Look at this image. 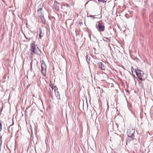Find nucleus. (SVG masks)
<instances>
[{"label":"nucleus","mask_w":153,"mask_h":153,"mask_svg":"<svg viewBox=\"0 0 153 153\" xmlns=\"http://www.w3.org/2000/svg\"><path fill=\"white\" fill-rule=\"evenodd\" d=\"M36 46L34 43H32L31 44L30 49V51H31L30 53L31 57H32L34 53L37 55H40L39 53L40 50L38 47L36 46Z\"/></svg>","instance_id":"1"},{"label":"nucleus","mask_w":153,"mask_h":153,"mask_svg":"<svg viewBox=\"0 0 153 153\" xmlns=\"http://www.w3.org/2000/svg\"><path fill=\"white\" fill-rule=\"evenodd\" d=\"M135 71L138 79L141 81L144 80L146 77V74L143 72L138 68L135 69Z\"/></svg>","instance_id":"2"},{"label":"nucleus","mask_w":153,"mask_h":153,"mask_svg":"<svg viewBox=\"0 0 153 153\" xmlns=\"http://www.w3.org/2000/svg\"><path fill=\"white\" fill-rule=\"evenodd\" d=\"M96 24V27L100 32L103 31L105 30V27L104 24L101 21L97 22Z\"/></svg>","instance_id":"3"},{"label":"nucleus","mask_w":153,"mask_h":153,"mask_svg":"<svg viewBox=\"0 0 153 153\" xmlns=\"http://www.w3.org/2000/svg\"><path fill=\"white\" fill-rule=\"evenodd\" d=\"M41 67L42 74L44 76H45L46 75V65L44 62H42Z\"/></svg>","instance_id":"4"},{"label":"nucleus","mask_w":153,"mask_h":153,"mask_svg":"<svg viewBox=\"0 0 153 153\" xmlns=\"http://www.w3.org/2000/svg\"><path fill=\"white\" fill-rule=\"evenodd\" d=\"M135 130L134 129L131 128L128 129L127 131V134L128 137H133L134 136Z\"/></svg>","instance_id":"5"},{"label":"nucleus","mask_w":153,"mask_h":153,"mask_svg":"<svg viewBox=\"0 0 153 153\" xmlns=\"http://www.w3.org/2000/svg\"><path fill=\"white\" fill-rule=\"evenodd\" d=\"M99 67L102 70H105V67L104 65L101 62H100L99 63Z\"/></svg>","instance_id":"6"},{"label":"nucleus","mask_w":153,"mask_h":153,"mask_svg":"<svg viewBox=\"0 0 153 153\" xmlns=\"http://www.w3.org/2000/svg\"><path fill=\"white\" fill-rule=\"evenodd\" d=\"M54 7H55V8L57 10H58L59 9V4L58 3H57V2H56L55 1L54 2Z\"/></svg>","instance_id":"7"},{"label":"nucleus","mask_w":153,"mask_h":153,"mask_svg":"<svg viewBox=\"0 0 153 153\" xmlns=\"http://www.w3.org/2000/svg\"><path fill=\"white\" fill-rule=\"evenodd\" d=\"M133 137H128V138H127L126 139V143L127 144L128 142H129L133 140Z\"/></svg>","instance_id":"8"},{"label":"nucleus","mask_w":153,"mask_h":153,"mask_svg":"<svg viewBox=\"0 0 153 153\" xmlns=\"http://www.w3.org/2000/svg\"><path fill=\"white\" fill-rule=\"evenodd\" d=\"M103 39L104 41H106L107 42H109L110 41V39L109 38L105 37H104L103 38Z\"/></svg>","instance_id":"9"},{"label":"nucleus","mask_w":153,"mask_h":153,"mask_svg":"<svg viewBox=\"0 0 153 153\" xmlns=\"http://www.w3.org/2000/svg\"><path fill=\"white\" fill-rule=\"evenodd\" d=\"M55 94H56V95L57 99L59 100L60 99V95H59V93L58 91H57V94H56V93Z\"/></svg>","instance_id":"10"},{"label":"nucleus","mask_w":153,"mask_h":153,"mask_svg":"<svg viewBox=\"0 0 153 153\" xmlns=\"http://www.w3.org/2000/svg\"><path fill=\"white\" fill-rule=\"evenodd\" d=\"M86 59L87 62L88 63L90 61V58H88L87 55H86Z\"/></svg>","instance_id":"11"},{"label":"nucleus","mask_w":153,"mask_h":153,"mask_svg":"<svg viewBox=\"0 0 153 153\" xmlns=\"http://www.w3.org/2000/svg\"><path fill=\"white\" fill-rule=\"evenodd\" d=\"M40 33L39 34V38L40 39H41L42 38V37L43 35H42L41 31L40 29Z\"/></svg>","instance_id":"12"},{"label":"nucleus","mask_w":153,"mask_h":153,"mask_svg":"<svg viewBox=\"0 0 153 153\" xmlns=\"http://www.w3.org/2000/svg\"><path fill=\"white\" fill-rule=\"evenodd\" d=\"M131 72H132V74L133 75V77L134 78V77H135V76L133 74V70H134V69L132 67L131 68Z\"/></svg>","instance_id":"13"},{"label":"nucleus","mask_w":153,"mask_h":153,"mask_svg":"<svg viewBox=\"0 0 153 153\" xmlns=\"http://www.w3.org/2000/svg\"><path fill=\"white\" fill-rule=\"evenodd\" d=\"M42 8H39L38 9V10H37V12H38V13H39V12L41 11V10H42Z\"/></svg>","instance_id":"14"},{"label":"nucleus","mask_w":153,"mask_h":153,"mask_svg":"<svg viewBox=\"0 0 153 153\" xmlns=\"http://www.w3.org/2000/svg\"><path fill=\"white\" fill-rule=\"evenodd\" d=\"M89 16L91 17L93 19H94L95 18L94 17V16H93V15L90 16Z\"/></svg>","instance_id":"15"},{"label":"nucleus","mask_w":153,"mask_h":153,"mask_svg":"<svg viewBox=\"0 0 153 153\" xmlns=\"http://www.w3.org/2000/svg\"><path fill=\"white\" fill-rule=\"evenodd\" d=\"M32 62H31L30 63V68H31V69L32 70Z\"/></svg>","instance_id":"16"},{"label":"nucleus","mask_w":153,"mask_h":153,"mask_svg":"<svg viewBox=\"0 0 153 153\" xmlns=\"http://www.w3.org/2000/svg\"><path fill=\"white\" fill-rule=\"evenodd\" d=\"M102 1L101 2H102L103 3H105L106 2V1H105V0H102Z\"/></svg>","instance_id":"17"},{"label":"nucleus","mask_w":153,"mask_h":153,"mask_svg":"<svg viewBox=\"0 0 153 153\" xmlns=\"http://www.w3.org/2000/svg\"><path fill=\"white\" fill-rule=\"evenodd\" d=\"M1 126H0V131H1Z\"/></svg>","instance_id":"18"},{"label":"nucleus","mask_w":153,"mask_h":153,"mask_svg":"<svg viewBox=\"0 0 153 153\" xmlns=\"http://www.w3.org/2000/svg\"><path fill=\"white\" fill-rule=\"evenodd\" d=\"M99 2H102V0H97Z\"/></svg>","instance_id":"19"},{"label":"nucleus","mask_w":153,"mask_h":153,"mask_svg":"<svg viewBox=\"0 0 153 153\" xmlns=\"http://www.w3.org/2000/svg\"><path fill=\"white\" fill-rule=\"evenodd\" d=\"M0 126H1V124L0 122Z\"/></svg>","instance_id":"20"},{"label":"nucleus","mask_w":153,"mask_h":153,"mask_svg":"<svg viewBox=\"0 0 153 153\" xmlns=\"http://www.w3.org/2000/svg\"><path fill=\"white\" fill-rule=\"evenodd\" d=\"M116 124L117 126V128H118V124Z\"/></svg>","instance_id":"21"},{"label":"nucleus","mask_w":153,"mask_h":153,"mask_svg":"<svg viewBox=\"0 0 153 153\" xmlns=\"http://www.w3.org/2000/svg\"><path fill=\"white\" fill-rule=\"evenodd\" d=\"M0 143L1 144V140H0Z\"/></svg>","instance_id":"22"},{"label":"nucleus","mask_w":153,"mask_h":153,"mask_svg":"<svg viewBox=\"0 0 153 153\" xmlns=\"http://www.w3.org/2000/svg\"><path fill=\"white\" fill-rule=\"evenodd\" d=\"M88 2H87L85 4H87L88 3Z\"/></svg>","instance_id":"23"}]
</instances>
